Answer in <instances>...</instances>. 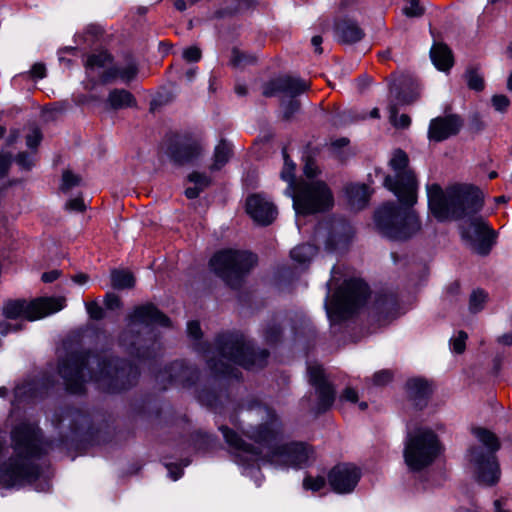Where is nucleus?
Wrapping results in <instances>:
<instances>
[{"label": "nucleus", "instance_id": "obj_44", "mask_svg": "<svg viewBox=\"0 0 512 512\" xmlns=\"http://www.w3.org/2000/svg\"><path fill=\"white\" fill-rule=\"evenodd\" d=\"M187 178L194 186L201 187L202 192L211 184V178L208 175L197 171L190 173Z\"/></svg>", "mask_w": 512, "mask_h": 512}, {"label": "nucleus", "instance_id": "obj_21", "mask_svg": "<svg viewBox=\"0 0 512 512\" xmlns=\"http://www.w3.org/2000/svg\"><path fill=\"white\" fill-rule=\"evenodd\" d=\"M335 38L343 44H354L361 41L364 36V30L359 24L349 18H343L335 22L334 26Z\"/></svg>", "mask_w": 512, "mask_h": 512}, {"label": "nucleus", "instance_id": "obj_15", "mask_svg": "<svg viewBox=\"0 0 512 512\" xmlns=\"http://www.w3.org/2000/svg\"><path fill=\"white\" fill-rule=\"evenodd\" d=\"M360 478V470L356 466L347 463L334 466L328 473L329 485L338 494L351 493Z\"/></svg>", "mask_w": 512, "mask_h": 512}, {"label": "nucleus", "instance_id": "obj_30", "mask_svg": "<svg viewBox=\"0 0 512 512\" xmlns=\"http://www.w3.org/2000/svg\"><path fill=\"white\" fill-rule=\"evenodd\" d=\"M282 155L284 159V166L281 171L282 180L288 183V187L286 189V194H291V191L295 190L297 186L295 183V163L290 159L286 147L282 149Z\"/></svg>", "mask_w": 512, "mask_h": 512}, {"label": "nucleus", "instance_id": "obj_39", "mask_svg": "<svg viewBox=\"0 0 512 512\" xmlns=\"http://www.w3.org/2000/svg\"><path fill=\"white\" fill-rule=\"evenodd\" d=\"M230 62L234 67L243 68L247 65L254 64L256 57L237 48H233Z\"/></svg>", "mask_w": 512, "mask_h": 512}, {"label": "nucleus", "instance_id": "obj_32", "mask_svg": "<svg viewBox=\"0 0 512 512\" xmlns=\"http://www.w3.org/2000/svg\"><path fill=\"white\" fill-rule=\"evenodd\" d=\"M496 234L493 230L489 231L482 237L475 240V242L469 243L472 249L481 256H486L490 253L492 247L495 244Z\"/></svg>", "mask_w": 512, "mask_h": 512}, {"label": "nucleus", "instance_id": "obj_18", "mask_svg": "<svg viewBox=\"0 0 512 512\" xmlns=\"http://www.w3.org/2000/svg\"><path fill=\"white\" fill-rule=\"evenodd\" d=\"M201 152L197 140L188 137H177L168 147L167 153L172 161L178 164H185L196 159Z\"/></svg>", "mask_w": 512, "mask_h": 512}, {"label": "nucleus", "instance_id": "obj_46", "mask_svg": "<svg viewBox=\"0 0 512 512\" xmlns=\"http://www.w3.org/2000/svg\"><path fill=\"white\" fill-rule=\"evenodd\" d=\"M390 121L396 128L405 129L411 124V119L407 114L397 116V109L395 106L390 107Z\"/></svg>", "mask_w": 512, "mask_h": 512}, {"label": "nucleus", "instance_id": "obj_64", "mask_svg": "<svg viewBox=\"0 0 512 512\" xmlns=\"http://www.w3.org/2000/svg\"><path fill=\"white\" fill-rule=\"evenodd\" d=\"M21 328V325H12L7 321H0V335L2 336L7 335L10 331H17Z\"/></svg>", "mask_w": 512, "mask_h": 512}, {"label": "nucleus", "instance_id": "obj_47", "mask_svg": "<svg viewBox=\"0 0 512 512\" xmlns=\"http://www.w3.org/2000/svg\"><path fill=\"white\" fill-rule=\"evenodd\" d=\"M170 373L181 374L180 371H172L170 363L163 370H160L156 375V381L161 385L162 389H166L168 385H175V382L170 381Z\"/></svg>", "mask_w": 512, "mask_h": 512}, {"label": "nucleus", "instance_id": "obj_33", "mask_svg": "<svg viewBox=\"0 0 512 512\" xmlns=\"http://www.w3.org/2000/svg\"><path fill=\"white\" fill-rule=\"evenodd\" d=\"M111 282L116 289H128L134 286L135 279L133 274L129 271L114 270L111 273Z\"/></svg>", "mask_w": 512, "mask_h": 512}, {"label": "nucleus", "instance_id": "obj_3", "mask_svg": "<svg viewBox=\"0 0 512 512\" xmlns=\"http://www.w3.org/2000/svg\"><path fill=\"white\" fill-rule=\"evenodd\" d=\"M389 164L395 175H387L384 186L394 193L400 205L385 203L375 212V225L383 236L391 240H407L421 228L412 209L417 201L418 183L414 172L408 168L409 158L403 150H396Z\"/></svg>", "mask_w": 512, "mask_h": 512}, {"label": "nucleus", "instance_id": "obj_57", "mask_svg": "<svg viewBox=\"0 0 512 512\" xmlns=\"http://www.w3.org/2000/svg\"><path fill=\"white\" fill-rule=\"evenodd\" d=\"M65 207L66 209L75 212H82L86 208L84 200L81 197L70 199L69 201H67Z\"/></svg>", "mask_w": 512, "mask_h": 512}, {"label": "nucleus", "instance_id": "obj_13", "mask_svg": "<svg viewBox=\"0 0 512 512\" xmlns=\"http://www.w3.org/2000/svg\"><path fill=\"white\" fill-rule=\"evenodd\" d=\"M288 195L296 212L304 215L326 211L333 205L332 193L322 181L301 182Z\"/></svg>", "mask_w": 512, "mask_h": 512}, {"label": "nucleus", "instance_id": "obj_56", "mask_svg": "<svg viewBox=\"0 0 512 512\" xmlns=\"http://www.w3.org/2000/svg\"><path fill=\"white\" fill-rule=\"evenodd\" d=\"M104 305L108 310H117L121 307L122 303L119 296L114 293H107L104 298Z\"/></svg>", "mask_w": 512, "mask_h": 512}, {"label": "nucleus", "instance_id": "obj_12", "mask_svg": "<svg viewBox=\"0 0 512 512\" xmlns=\"http://www.w3.org/2000/svg\"><path fill=\"white\" fill-rule=\"evenodd\" d=\"M65 305L64 297H39L31 301L9 299L3 304L2 311L6 319L35 321L62 310Z\"/></svg>", "mask_w": 512, "mask_h": 512}, {"label": "nucleus", "instance_id": "obj_48", "mask_svg": "<svg viewBox=\"0 0 512 512\" xmlns=\"http://www.w3.org/2000/svg\"><path fill=\"white\" fill-rule=\"evenodd\" d=\"M86 311L89 317L93 320H102L105 317L104 309L98 304L97 301L85 303Z\"/></svg>", "mask_w": 512, "mask_h": 512}, {"label": "nucleus", "instance_id": "obj_26", "mask_svg": "<svg viewBox=\"0 0 512 512\" xmlns=\"http://www.w3.org/2000/svg\"><path fill=\"white\" fill-rule=\"evenodd\" d=\"M430 57L438 70L447 71L453 65L452 52L444 44H434L430 50Z\"/></svg>", "mask_w": 512, "mask_h": 512}, {"label": "nucleus", "instance_id": "obj_41", "mask_svg": "<svg viewBox=\"0 0 512 512\" xmlns=\"http://www.w3.org/2000/svg\"><path fill=\"white\" fill-rule=\"evenodd\" d=\"M402 12L406 17L419 18L425 13V8L420 4V0H404Z\"/></svg>", "mask_w": 512, "mask_h": 512}, {"label": "nucleus", "instance_id": "obj_11", "mask_svg": "<svg viewBox=\"0 0 512 512\" xmlns=\"http://www.w3.org/2000/svg\"><path fill=\"white\" fill-rule=\"evenodd\" d=\"M440 450V441L432 430L417 429L407 436L404 448L405 463L410 470L421 471L435 461Z\"/></svg>", "mask_w": 512, "mask_h": 512}, {"label": "nucleus", "instance_id": "obj_6", "mask_svg": "<svg viewBox=\"0 0 512 512\" xmlns=\"http://www.w3.org/2000/svg\"><path fill=\"white\" fill-rule=\"evenodd\" d=\"M13 455L0 464V485L5 488L35 483V490L48 492L51 483L40 479V467L35 463L44 453L41 430L30 423H20L11 431Z\"/></svg>", "mask_w": 512, "mask_h": 512}, {"label": "nucleus", "instance_id": "obj_19", "mask_svg": "<svg viewBox=\"0 0 512 512\" xmlns=\"http://www.w3.org/2000/svg\"><path fill=\"white\" fill-rule=\"evenodd\" d=\"M246 212L260 225L271 224L277 215V209L273 203L260 195H251L246 200Z\"/></svg>", "mask_w": 512, "mask_h": 512}, {"label": "nucleus", "instance_id": "obj_42", "mask_svg": "<svg viewBox=\"0 0 512 512\" xmlns=\"http://www.w3.org/2000/svg\"><path fill=\"white\" fill-rule=\"evenodd\" d=\"M467 85L470 89L475 91H482L484 89L483 77L475 69H469L466 74Z\"/></svg>", "mask_w": 512, "mask_h": 512}, {"label": "nucleus", "instance_id": "obj_52", "mask_svg": "<svg viewBox=\"0 0 512 512\" xmlns=\"http://www.w3.org/2000/svg\"><path fill=\"white\" fill-rule=\"evenodd\" d=\"M42 140V133L39 128H34L27 136H26V145L30 149H36Z\"/></svg>", "mask_w": 512, "mask_h": 512}, {"label": "nucleus", "instance_id": "obj_2", "mask_svg": "<svg viewBox=\"0 0 512 512\" xmlns=\"http://www.w3.org/2000/svg\"><path fill=\"white\" fill-rule=\"evenodd\" d=\"M58 373L72 394L83 393L89 381L104 392H122L134 386L140 375L139 368L126 360L86 350L67 353L59 361Z\"/></svg>", "mask_w": 512, "mask_h": 512}, {"label": "nucleus", "instance_id": "obj_60", "mask_svg": "<svg viewBox=\"0 0 512 512\" xmlns=\"http://www.w3.org/2000/svg\"><path fill=\"white\" fill-rule=\"evenodd\" d=\"M319 173L318 167L312 158H307L304 165V174L308 178H314Z\"/></svg>", "mask_w": 512, "mask_h": 512}, {"label": "nucleus", "instance_id": "obj_37", "mask_svg": "<svg viewBox=\"0 0 512 512\" xmlns=\"http://www.w3.org/2000/svg\"><path fill=\"white\" fill-rule=\"evenodd\" d=\"M488 299V294L483 289H475L469 297V311L473 314L480 312Z\"/></svg>", "mask_w": 512, "mask_h": 512}, {"label": "nucleus", "instance_id": "obj_16", "mask_svg": "<svg viewBox=\"0 0 512 512\" xmlns=\"http://www.w3.org/2000/svg\"><path fill=\"white\" fill-rule=\"evenodd\" d=\"M310 83L299 77L284 75L269 81L263 90V95L272 97L277 95H285L295 98L307 91Z\"/></svg>", "mask_w": 512, "mask_h": 512}, {"label": "nucleus", "instance_id": "obj_20", "mask_svg": "<svg viewBox=\"0 0 512 512\" xmlns=\"http://www.w3.org/2000/svg\"><path fill=\"white\" fill-rule=\"evenodd\" d=\"M354 235L353 227L343 219L335 220L331 224L329 236L325 242L329 251L345 249Z\"/></svg>", "mask_w": 512, "mask_h": 512}, {"label": "nucleus", "instance_id": "obj_54", "mask_svg": "<svg viewBox=\"0 0 512 512\" xmlns=\"http://www.w3.org/2000/svg\"><path fill=\"white\" fill-rule=\"evenodd\" d=\"M392 379V373L389 370H381L373 375V383L376 386H384Z\"/></svg>", "mask_w": 512, "mask_h": 512}, {"label": "nucleus", "instance_id": "obj_9", "mask_svg": "<svg viewBox=\"0 0 512 512\" xmlns=\"http://www.w3.org/2000/svg\"><path fill=\"white\" fill-rule=\"evenodd\" d=\"M474 436L486 447L473 446L469 449V461L474 465L478 482L492 486L500 478V467L495 453L500 449L497 436L485 428H474Z\"/></svg>", "mask_w": 512, "mask_h": 512}, {"label": "nucleus", "instance_id": "obj_29", "mask_svg": "<svg viewBox=\"0 0 512 512\" xmlns=\"http://www.w3.org/2000/svg\"><path fill=\"white\" fill-rule=\"evenodd\" d=\"M233 154L232 145L226 140H221L214 150V162L210 166L212 171L220 170Z\"/></svg>", "mask_w": 512, "mask_h": 512}, {"label": "nucleus", "instance_id": "obj_36", "mask_svg": "<svg viewBox=\"0 0 512 512\" xmlns=\"http://www.w3.org/2000/svg\"><path fill=\"white\" fill-rule=\"evenodd\" d=\"M67 416L71 418L70 428L74 431H80L89 426V416L78 409H69Z\"/></svg>", "mask_w": 512, "mask_h": 512}, {"label": "nucleus", "instance_id": "obj_49", "mask_svg": "<svg viewBox=\"0 0 512 512\" xmlns=\"http://www.w3.org/2000/svg\"><path fill=\"white\" fill-rule=\"evenodd\" d=\"M468 335L464 331H459L457 336L450 340L452 349L455 353L461 354L466 348V340Z\"/></svg>", "mask_w": 512, "mask_h": 512}, {"label": "nucleus", "instance_id": "obj_31", "mask_svg": "<svg viewBox=\"0 0 512 512\" xmlns=\"http://www.w3.org/2000/svg\"><path fill=\"white\" fill-rule=\"evenodd\" d=\"M316 253V246L312 244H301L294 247L291 250L290 256L293 261L299 264H306L310 262V260L316 255Z\"/></svg>", "mask_w": 512, "mask_h": 512}, {"label": "nucleus", "instance_id": "obj_5", "mask_svg": "<svg viewBox=\"0 0 512 512\" xmlns=\"http://www.w3.org/2000/svg\"><path fill=\"white\" fill-rule=\"evenodd\" d=\"M428 206L438 221L468 218L461 227V236L468 243L475 242L490 229L481 216H476L484 205L482 192L472 185L455 184L444 191L439 184L427 185Z\"/></svg>", "mask_w": 512, "mask_h": 512}, {"label": "nucleus", "instance_id": "obj_40", "mask_svg": "<svg viewBox=\"0 0 512 512\" xmlns=\"http://www.w3.org/2000/svg\"><path fill=\"white\" fill-rule=\"evenodd\" d=\"M197 398L202 405L211 409H217L220 403V394L207 388L200 390L198 392Z\"/></svg>", "mask_w": 512, "mask_h": 512}, {"label": "nucleus", "instance_id": "obj_22", "mask_svg": "<svg viewBox=\"0 0 512 512\" xmlns=\"http://www.w3.org/2000/svg\"><path fill=\"white\" fill-rule=\"evenodd\" d=\"M138 74V67L134 60H130L125 66L114 65L107 68L100 76L101 82L110 83L119 78L124 83H129Z\"/></svg>", "mask_w": 512, "mask_h": 512}, {"label": "nucleus", "instance_id": "obj_61", "mask_svg": "<svg viewBox=\"0 0 512 512\" xmlns=\"http://www.w3.org/2000/svg\"><path fill=\"white\" fill-rule=\"evenodd\" d=\"M31 77L36 79H43L46 76V67L43 63H35L30 71H29Z\"/></svg>", "mask_w": 512, "mask_h": 512}, {"label": "nucleus", "instance_id": "obj_59", "mask_svg": "<svg viewBox=\"0 0 512 512\" xmlns=\"http://www.w3.org/2000/svg\"><path fill=\"white\" fill-rule=\"evenodd\" d=\"M12 162L11 154H0V178L6 176Z\"/></svg>", "mask_w": 512, "mask_h": 512}, {"label": "nucleus", "instance_id": "obj_53", "mask_svg": "<svg viewBox=\"0 0 512 512\" xmlns=\"http://www.w3.org/2000/svg\"><path fill=\"white\" fill-rule=\"evenodd\" d=\"M492 105L495 110L505 112L510 105V100L505 95H494L492 97Z\"/></svg>", "mask_w": 512, "mask_h": 512}, {"label": "nucleus", "instance_id": "obj_24", "mask_svg": "<svg viewBox=\"0 0 512 512\" xmlns=\"http://www.w3.org/2000/svg\"><path fill=\"white\" fill-rule=\"evenodd\" d=\"M409 397L414 401L416 407L422 409L431 393V388L426 380L411 379L407 382Z\"/></svg>", "mask_w": 512, "mask_h": 512}, {"label": "nucleus", "instance_id": "obj_7", "mask_svg": "<svg viewBox=\"0 0 512 512\" xmlns=\"http://www.w3.org/2000/svg\"><path fill=\"white\" fill-rule=\"evenodd\" d=\"M170 327V319L155 305L147 303L134 308L127 317L126 328L119 336V345L138 359L156 356L159 343L154 339L151 327Z\"/></svg>", "mask_w": 512, "mask_h": 512}, {"label": "nucleus", "instance_id": "obj_35", "mask_svg": "<svg viewBox=\"0 0 512 512\" xmlns=\"http://www.w3.org/2000/svg\"><path fill=\"white\" fill-rule=\"evenodd\" d=\"M112 62V56L107 51L90 54L85 62L86 69L104 68Z\"/></svg>", "mask_w": 512, "mask_h": 512}, {"label": "nucleus", "instance_id": "obj_50", "mask_svg": "<svg viewBox=\"0 0 512 512\" xmlns=\"http://www.w3.org/2000/svg\"><path fill=\"white\" fill-rule=\"evenodd\" d=\"M283 106V118L290 120L292 116L300 109V102L294 98L289 101L282 103Z\"/></svg>", "mask_w": 512, "mask_h": 512}, {"label": "nucleus", "instance_id": "obj_38", "mask_svg": "<svg viewBox=\"0 0 512 512\" xmlns=\"http://www.w3.org/2000/svg\"><path fill=\"white\" fill-rule=\"evenodd\" d=\"M282 335V329L280 325L275 321L271 320L268 323H266L264 329H263V338L266 343L268 344H275L277 343Z\"/></svg>", "mask_w": 512, "mask_h": 512}, {"label": "nucleus", "instance_id": "obj_17", "mask_svg": "<svg viewBox=\"0 0 512 512\" xmlns=\"http://www.w3.org/2000/svg\"><path fill=\"white\" fill-rule=\"evenodd\" d=\"M463 124V119L457 114L436 117L430 121L428 138L430 141L442 142L457 135Z\"/></svg>", "mask_w": 512, "mask_h": 512}, {"label": "nucleus", "instance_id": "obj_10", "mask_svg": "<svg viewBox=\"0 0 512 512\" xmlns=\"http://www.w3.org/2000/svg\"><path fill=\"white\" fill-rule=\"evenodd\" d=\"M257 261L255 254L227 249L217 252L210 260V267L228 286L236 289Z\"/></svg>", "mask_w": 512, "mask_h": 512}, {"label": "nucleus", "instance_id": "obj_1", "mask_svg": "<svg viewBox=\"0 0 512 512\" xmlns=\"http://www.w3.org/2000/svg\"><path fill=\"white\" fill-rule=\"evenodd\" d=\"M248 413L254 414L262 422L243 429L245 435L253 440L257 447L247 444L235 431L221 425L226 443L236 454V461L246 468L260 469V463H269L279 468H302L313 456V449L303 442L277 444L280 422L275 412L259 402L249 404Z\"/></svg>", "mask_w": 512, "mask_h": 512}, {"label": "nucleus", "instance_id": "obj_23", "mask_svg": "<svg viewBox=\"0 0 512 512\" xmlns=\"http://www.w3.org/2000/svg\"><path fill=\"white\" fill-rule=\"evenodd\" d=\"M172 371H180L181 374L170 373V381L175 385L189 387L195 383L199 377V370L192 365H188L183 360H176L171 363Z\"/></svg>", "mask_w": 512, "mask_h": 512}, {"label": "nucleus", "instance_id": "obj_34", "mask_svg": "<svg viewBox=\"0 0 512 512\" xmlns=\"http://www.w3.org/2000/svg\"><path fill=\"white\" fill-rule=\"evenodd\" d=\"M391 93L395 95L396 100L400 104H410L418 98L417 91L406 85H402L401 87L394 85L391 87Z\"/></svg>", "mask_w": 512, "mask_h": 512}, {"label": "nucleus", "instance_id": "obj_28", "mask_svg": "<svg viewBox=\"0 0 512 512\" xmlns=\"http://www.w3.org/2000/svg\"><path fill=\"white\" fill-rule=\"evenodd\" d=\"M374 307L379 317L388 318L393 316L398 308V299L392 293L380 294L377 296Z\"/></svg>", "mask_w": 512, "mask_h": 512}, {"label": "nucleus", "instance_id": "obj_25", "mask_svg": "<svg viewBox=\"0 0 512 512\" xmlns=\"http://www.w3.org/2000/svg\"><path fill=\"white\" fill-rule=\"evenodd\" d=\"M109 107L113 110H120L129 107H135L137 102L134 95L126 89H112L106 100Z\"/></svg>", "mask_w": 512, "mask_h": 512}, {"label": "nucleus", "instance_id": "obj_63", "mask_svg": "<svg viewBox=\"0 0 512 512\" xmlns=\"http://www.w3.org/2000/svg\"><path fill=\"white\" fill-rule=\"evenodd\" d=\"M196 436H197V441H201V444L198 445L199 449L200 448L209 449L210 447H212L214 438L211 435L205 434V433H198Z\"/></svg>", "mask_w": 512, "mask_h": 512}, {"label": "nucleus", "instance_id": "obj_58", "mask_svg": "<svg viewBox=\"0 0 512 512\" xmlns=\"http://www.w3.org/2000/svg\"><path fill=\"white\" fill-rule=\"evenodd\" d=\"M484 128V122L478 113H474L469 119V129L473 132H479Z\"/></svg>", "mask_w": 512, "mask_h": 512}, {"label": "nucleus", "instance_id": "obj_8", "mask_svg": "<svg viewBox=\"0 0 512 512\" xmlns=\"http://www.w3.org/2000/svg\"><path fill=\"white\" fill-rule=\"evenodd\" d=\"M337 274H340L339 268L333 266L331 269V279L326 284L328 292L325 300V309L328 317L333 321L346 319L350 314L363 306L369 296L368 285L361 279L351 278L345 280L335 291L331 303L328 304L327 300L331 289L337 284Z\"/></svg>", "mask_w": 512, "mask_h": 512}, {"label": "nucleus", "instance_id": "obj_51", "mask_svg": "<svg viewBox=\"0 0 512 512\" xmlns=\"http://www.w3.org/2000/svg\"><path fill=\"white\" fill-rule=\"evenodd\" d=\"M15 162L23 170H30L34 166L33 155L27 152H20L16 156Z\"/></svg>", "mask_w": 512, "mask_h": 512}, {"label": "nucleus", "instance_id": "obj_62", "mask_svg": "<svg viewBox=\"0 0 512 512\" xmlns=\"http://www.w3.org/2000/svg\"><path fill=\"white\" fill-rule=\"evenodd\" d=\"M348 401L351 403H356L358 400V393L355 389L351 387H347L343 393L340 395V401Z\"/></svg>", "mask_w": 512, "mask_h": 512}, {"label": "nucleus", "instance_id": "obj_45", "mask_svg": "<svg viewBox=\"0 0 512 512\" xmlns=\"http://www.w3.org/2000/svg\"><path fill=\"white\" fill-rule=\"evenodd\" d=\"M326 484V479L323 476H306L303 480V488L305 490H311L313 492L320 491L322 488H324Z\"/></svg>", "mask_w": 512, "mask_h": 512}, {"label": "nucleus", "instance_id": "obj_55", "mask_svg": "<svg viewBox=\"0 0 512 512\" xmlns=\"http://www.w3.org/2000/svg\"><path fill=\"white\" fill-rule=\"evenodd\" d=\"M182 56L188 62H197L201 59V50L196 46H191L183 50Z\"/></svg>", "mask_w": 512, "mask_h": 512}, {"label": "nucleus", "instance_id": "obj_27", "mask_svg": "<svg viewBox=\"0 0 512 512\" xmlns=\"http://www.w3.org/2000/svg\"><path fill=\"white\" fill-rule=\"evenodd\" d=\"M346 194L349 203L356 209L364 208L370 197L369 187L365 184H351L347 186Z\"/></svg>", "mask_w": 512, "mask_h": 512}, {"label": "nucleus", "instance_id": "obj_4", "mask_svg": "<svg viewBox=\"0 0 512 512\" xmlns=\"http://www.w3.org/2000/svg\"><path fill=\"white\" fill-rule=\"evenodd\" d=\"M187 333L196 341L194 349L205 357L215 378L239 380L241 372L237 366L252 370L267 363L268 350H255L253 343L240 332L220 333L213 345L200 341L202 331L198 321L187 323Z\"/></svg>", "mask_w": 512, "mask_h": 512}, {"label": "nucleus", "instance_id": "obj_43", "mask_svg": "<svg viewBox=\"0 0 512 512\" xmlns=\"http://www.w3.org/2000/svg\"><path fill=\"white\" fill-rule=\"evenodd\" d=\"M80 182L81 178L78 175L73 174L69 170L64 171L62 175V183L60 189L66 193L73 187L80 185Z\"/></svg>", "mask_w": 512, "mask_h": 512}, {"label": "nucleus", "instance_id": "obj_14", "mask_svg": "<svg viewBox=\"0 0 512 512\" xmlns=\"http://www.w3.org/2000/svg\"><path fill=\"white\" fill-rule=\"evenodd\" d=\"M309 383L315 388L317 403L315 413L317 415L328 411L336 397L333 385L327 380L324 369L320 365H311L308 367Z\"/></svg>", "mask_w": 512, "mask_h": 512}]
</instances>
